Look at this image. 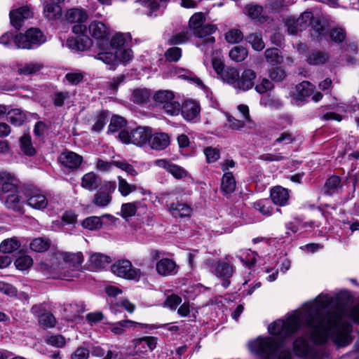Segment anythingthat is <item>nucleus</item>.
Masks as SVG:
<instances>
[{
	"label": "nucleus",
	"instance_id": "42",
	"mask_svg": "<svg viewBox=\"0 0 359 359\" xmlns=\"http://www.w3.org/2000/svg\"><path fill=\"white\" fill-rule=\"evenodd\" d=\"M109 115L107 110L100 111L95 118V122L92 126L91 130L95 133L101 132L108 121Z\"/></svg>",
	"mask_w": 359,
	"mask_h": 359
},
{
	"label": "nucleus",
	"instance_id": "63",
	"mask_svg": "<svg viewBox=\"0 0 359 359\" xmlns=\"http://www.w3.org/2000/svg\"><path fill=\"white\" fill-rule=\"evenodd\" d=\"M203 153L206 158L208 163L217 162L220 158V150L218 148L211 146L207 147L203 149Z\"/></svg>",
	"mask_w": 359,
	"mask_h": 359
},
{
	"label": "nucleus",
	"instance_id": "17",
	"mask_svg": "<svg viewBox=\"0 0 359 359\" xmlns=\"http://www.w3.org/2000/svg\"><path fill=\"white\" fill-rule=\"evenodd\" d=\"M20 194V190L17 192L8 194L2 196L3 200L1 201L7 209L15 212L23 213L24 201L22 200Z\"/></svg>",
	"mask_w": 359,
	"mask_h": 359
},
{
	"label": "nucleus",
	"instance_id": "5",
	"mask_svg": "<svg viewBox=\"0 0 359 359\" xmlns=\"http://www.w3.org/2000/svg\"><path fill=\"white\" fill-rule=\"evenodd\" d=\"M83 23L78 22L72 27L75 36H69L66 41L67 46L74 52H83L93 46V40L86 34L87 27Z\"/></svg>",
	"mask_w": 359,
	"mask_h": 359
},
{
	"label": "nucleus",
	"instance_id": "24",
	"mask_svg": "<svg viewBox=\"0 0 359 359\" xmlns=\"http://www.w3.org/2000/svg\"><path fill=\"white\" fill-rule=\"evenodd\" d=\"M170 143V138L168 133H151L148 144L152 149L162 151L166 149Z\"/></svg>",
	"mask_w": 359,
	"mask_h": 359
},
{
	"label": "nucleus",
	"instance_id": "48",
	"mask_svg": "<svg viewBox=\"0 0 359 359\" xmlns=\"http://www.w3.org/2000/svg\"><path fill=\"white\" fill-rule=\"evenodd\" d=\"M245 41L251 45L255 50L260 51L264 48L265 45L260 33L250 34L245 37Z\"/></svg>",
	"mask_w": 359,
	"mask_h": 359
},
{
	"label": "nucleus",
	"instance_id": "40",
	"mask_svg": "<svg viewBox=\"0 0 359 359\" xmlns=\"http://www.w3.org/2000/svg\"><path fill=\"white\" fill-rule=\"evenodd\" d=\"M223 81L232 85L236 86L238 79H239V72L238 69L232 67H226L223 73L219 76Z\"/></svg>",
	"mask_w": 359,
	"mask_h": 359
},
{
	"label": "nucleus",
	"instance_id": "60",
	"mask_svg": "<svg viewBox=\"0 0 359 359\" xmlns=\"http://www.w3.org/2000/svg\"><path fill=\"white\" fill-rule=\"evenodd\" d=\"M137 206L135 202L123 203L121 205V212L117 213L123 219L133 217L136 215Z\"/></svg>",
	"mask_w": 359,
	"mask_h": 359
},
{
	"label": "nucleus",
	"instance_id": "44",
	"mask_svg": "<svg viewBox=\"0 0 359 359\" xmlns=\"http://www.w3.org/2000/svg\"><path fill=\"white\" fill-rule=\"evenodd\" d=\"M329 60V55L327 53L316 50L309 54L307 62L311 65H324Z\"/></svg>",
	"mask_w": 359,
	"mask_h": 359
},
{
	"label": "nucleus",
	"instance_id": "12",
	"mask_svg": "<svg viewBox=\"0 0 359 359\" xmlns=\"http://www.w3.org/2000/svg\"><path fill=\"white\" fill-rule=\"evenodd\" d=\"M57 162L69 172L77 170L83 163V157L72 151L65 149L57 157Z\"/></svg>",
	"mask_w": 359,
	"mask_h": 359
},
{
	"label": "nucleus",
	"instance_id": "19",
	"mask_svg": "<svg viewBox=\"0 0 359 359\" xmlns=\"http://www.w3.org/2000/svg\"><path fill=\"white\" fill-rule=\"evenodd\" d=\"M256 78L257 73L254 70L245 69L241 75L239 74V79L235 88L243 91H248L255 86Z\"/></svg>",
	"mask_w": 359,
	"mask_h": 359
},
{
	"label": "nucleus",
	"instance_id": "35",
	"mask_svg": "<svg viewBox=\"0 0 359 359\" xmlns=\"http://www.w3.org/2000/svg\"><path fill=\"white\" fill-rule=\"evenodd\" d=\"M20 147L22 152L27 156H34L36 154V149L32 145L29 134H24L20 138Z\"/></svg>",
	"mask_w": 359,
	"mask_h": 359
},
{
	"label": "nucleus",
	"instance_id": "46",
	"mask_svg": "<svg viewBox=\"0 0 359 359\" xmlns=\"http://www.w3.org/2000/svg\"><path fill=\"white\" fill-rule=\"evenodd\" d=\"M90 261L95 269H104L111 262L110 257L101 254L95 253L91 255Z\"/></svg>",
	"mask_w": 359,
	"mask_h": 359
},
{
	"label": "nucleus",
	"instance_id": "37",
	"mask_svg": "<svg viewBox=\"0 0 359 359\" xmlns=\"http://www.w3.org/2000/svg\"><path fill=\"white\" fill-rule=\"evenodd\" d=\"M51 241L47 238L39 237L34 238L29 244L32 250L36 252H44L49 250Z\"/></svg>",
	"mask_w": 359,
	"mask_h": 359
},
{
	"label": "nucleus",
	"instance_id": "62",
	"mask_svg": "<svg viewBox=\"0 0 359 359\" xmlns=\"http://www.w3.org/2000/svg\"><path fill=\"white\" fill-rule=\"evenodd\" d=\"M182 55V50L179 47H171L166 50L164 53L165 60L169 62H178Z\"/></svg>",
	"mask_w": 359,
	"mask_h": 359
},
{
	"label": "nucleus",
	"instance_id": "22",
	"mask_svg": "<svg viewBox=\"0 0 359 359\" xmlns=\"http://www.w3.org/2000/svg\"><path fill=\"white\" fill-rule=\"evenodd\" d=\"M156 165L161 168H164L171 174L173 177L177 180H182L186 177L188 175L187 171L177 164L172 163L166 159H160L156 161Z\"/></svg>",
	"mask_w": 359,
	"mask_h": 359
},
{
	"label": "nucleus",
	"instance_id": "50",
	"mask_svg": "<svg viewBox=\"0 0 359 359\" xmlns=\"http://www.w3.org/2000/svg\"><path fill=\"white\" fill-rule=\"evenodd\" d=\"M110 331L115 335H121L124 333L126 328L130 327L131 324H134L133 320H122L116 323H109Z\"/></svg>",
	"mask_w": 359,
	"mask_h": 359
},
{
	"label": "nucleus",
	"instance_id": "54",
	"mask_svg": "<svg viewBox=\"0 0 359 359\" xmlns=\"http://www.w3.org/2000/svg\"><path fill=\"white\" fill-rule=\"evenodd\" d=\"M84 229L94 231L102 227V220L100 217L90 216L84 219L81 223Z\"/></svg>",
	"mask_w": 359,
	"mask_h": 359
},
{
	"label": "nucleus",
	"instance_id": "2",
	"mask_svg": "<svg viewBox=\"0 0 359 359\" xmlns=\"http://www.w3.org/2000/svg\"><path fill=\"white\" fill-rule=\"evenodd\" d=\"M303 319L306 327L311 329L310 339L315 345H323L327 342V334L325 332L324 312L319 308L311 305L306 308Z\"/></svg>",
	"mask_w": 359,
	"mask_h": 359
},
{
	"label": "nucleus",
	"instance_id": "6",
	"mask_svg": "<svg viewBox=\"0 0 359 359\" xmlns=\"http://www.w3.org/2000/svg\"><path fill=\"white\" fill-rule=\"evenodd\" d=\"M46 41V36L38 27H30L22 34H16L15 46L21 49H33Z\"/></svg>",
	"mask_w": 359,
	"mask_h": 359
},
{
	"label": "nucleus",
	"instance_id": "32",
	"mask_svg": "<svg viewBox=\"0 0 359 359\" xmlns=\"http://www.w3.org/2000/svg\"><path fill=\"white\" fill-rule=\"evenodd\" d=\"M292 349L296 356L305 358L308 355L311 347L304 338L298 337L293 341Z\"/></svg>",
	"mask_w": 359,
	"mask_h": 359
},
{
	"label": "nucleus",
	"instance_id": "61",
	"mask_svg": "<svg viewBox=\"0 0 359 359\" xmlns=\"http://www.w3.org/2000/svg\"><path fill=\"white\" fill-rule=\"evenodd\" d=\"M14 264L17 269L25 271L32 266L33 259L29 255H20L15 259Z\"/></svg>",
	"mask_w": 359,
	"mask_h": 359
},
{
	"label": "nucleus",
	"instance_id": "58",
	"mask_svg": "<svg viewBox=\"0 0 359 359\" xmlns=\"http://www.w3.org/2000/svg\"><path fill=\"white\" fill-rule=\"evenodd\" d=\"M61 13V7L54 3L47 4L43 8V13L50 20H56Z\"/></svg>",
	"mask_w": 359,
	"mask_h": 359
},
{
	"label": "nucleus",
	"instance_id": "59",
	"mask_svg": "<svg viewBox=\"0 0 359 359\" xmlns=\"http://www.w3.org/2000/svg\"><path fill=\"white\" fill-rule=\"evenodd\" d=\"M43 68V65L38 63H26L23 67H19V75L29 76L36 74Z\"/></svg>",
	"mask_w": 359,
	"mask_h": 359
},
{
	"label": "nucleus",
	"instance_id": "8",
	"mask_svg": "<svg viewBox=\"0 0 359 359\" xmlns=\"http://www.w3.org/2000/svg\"><path fill=\"white\" fill-rule=\"evenodd\" d=\"M111 272L120 278L138 282L142 272L140 269L134 268L128 259L118 260L111 266Z\"/></svg>",
	"mask_w": 359,
	"mask_h": 359
},
{
	"label": "nucleus",
	"instance_id": "49",
	"mask_svg": "<svg viewBox=\"0 0 359 359\" xmlns=\"http://www.w3.org/2000/svg\"><path fill=\"white\" fill-rule=\"evenodd\" d=\"M127 124V121L122 116L118 115H113L111 118L109 125L108 126V133H115L125 127Z\"/></svg>",
	"mask_w": 359,
	"mask_h": 359
},
{
	"label": "nucleus",
	"instance_id": "52",
	"mask_svg": "<svg viewBox=\"0 0 359 359\" xmlns=\"http://www.w3.org/2000/svg\"><path fill=\"white\" fill-rule=\"evenodd\" d=\"M217 29V28L215 25H203L198 28H194V31L192 32V36L194 35L197 38L202 39L215 33Z\"/></svg>",
	"mask_w": 359,
	"mask_h": 359
},
{
	"label": "nucleus",
	"instance_id": "47",
	"mask_svg": "<svg viewBox=\"0 0 359 359\" xmlns=\"http://www.w3.org/2000/svg\"><path fill=\"white\" fill-rule=\"evenodd\" d=\"M254 208L265 216H271L273 213V207L269 199L265 198L259 200L254 203Z\"/></svg>",
	"mask_w": 359,
	"mask_h": 359
},
{
	"label": "nucleus",
	"instance_id": "38",
	"mask_svg": "<svg viewBox=\"0 0 359 359\" xmlns=\"http://www.w3.org/2000/svg\"><path fill=\"white\" fill-rule=\"evenodd\" d=\"M317 18L311 11H305L296 20V27L301 32L305 30L309 26L311 27Z\"/></svg>",
	"mask_w": 359,
	"mask_h": 359
},
{
	"label": "nucleus",
	"instance_id": "10",
	"mask_svg": "<svg viewBox=\"0 0 359 359\" xmlns=\"http://www.w3.org/2000/svg\"><path fill=\"white\" fill-rule=\"evenodd\" d=\"M92 37L97 40V47L100 50H107L109 46V32L105 24L100 21H93L88 26Z\"/></svg>",
	"mask_w": 359,
	"mask_h": 359
},
{
	"label": "nucleus",
	"instance_id": "13",
	"mask_svg": "<svg viewBox=\"0 0 359 359\" xmlns=\"http://www.w3.org/2000/svg\"><path fill=\"white\" fill-rule=\"evenodd\" d=\"M31 312L38 318L40 325L48 328L54 327L55 326L56 319L54 315L43 304L33 305L31 308Z\"/></svg>",
	"mask_w": 359,
	"mask_h": 359
},
{
	"label": "nucleus",
	"instance_id": "27",
	"mask_svg": "<svg viewBox=\"0 0 359 359\" xmlns=\"http://www.w3.org/2000/svg\"><path fill=\"white\" fill-rule=\"evenodd\" d=\"M341 180L338 175H333L328 177L322 188V193L325 196H332L338 192L341 185Z\"/></svg>",
	"mask_w": 359,
	"mask_h": 359
},
{
	"label": "nucleus",
	"instance_id": "20",
	"mask_svg": "<svg viewBox=\"0 0 359 359\" xmlns=\"http://www.w3.org/2000/svg\"><path fill=\"white\" fill-rule=\"evenodd\" d=\"M270 198L274 205L285 206L289 203V190L281 186H276L270 190Z\"/></svg>",
	"mask_w": 359,
	"mask_h": 359
},
{
	"label": "nucleus",
	"instance_id": "21",
	"mask_svg": "<svg viewBox=\"0 0 359 359\" xmlns=\"http://www.w3.org/2000/svg\"><path fill=\"white\" fill-rule=\"evenodd\" d=\"M199 104L194 100H185L180 106V112L183 118L188 121H192L200 114Z\"/></svg>",
	"mask_w": 359,
	"mask_h": 359
},
{
	"label": "nucleus",
	"instance_id": "18",
	"mask_svg": "<svg viewBox=\"0 0 359 359\" xmlns=\"http://www.w3.org/2000/svg\"><path fill=\"white\" fill-rule=\"evenodd\" d=\"M24 194L27 198V205L30 207L38 210L46 208L48 201L44 195L38 194L36 191L30 188H26Z\"/></svg>",
	"mask_w": 359,
	"mask_h": 359
},
{
	"label": "nucleus",
	"instance_id": "33",
	"mask_svg": "<svg viewBox=\"0 0 359 359\" xmlns=\"http://www.w3.org/2000/svg\"><path fill=\"white\" fill-rule=\"evenodd\" d=\"M20 247L21 243L18 237L13 236L1 242L0 252L3 254H11L19 250Z\"/></svg>",
	"mask_w": 359,
	"mask_h": 359
},
{
	"label": "nucleus",
	"instance_id": "57",
	"mask_svg": "<svg viewBox=\"0 0 359 359\" xmlns=\"http://www.w3.org/2000/svg\"><path fill=\"white\" fill-rule=\"evenodd\" d=\"M335 43H341L344 41L346 38L345 30L341 27H334L328 30V39Z\"/></svg>",
	"mask_w": 359,
	"mask_h": 359
},
{
	"label": "nucleus",
	"instance_id": "28",
	"mask_svg": "<svg viewBox=\"0 0 359 359\" xmlns=\"http://www.w3.org/2000/svg\"><path fill=\"white\" fill-rule=\"evenodd\" d=\"M295 88L294 99L299 101H304L313 95L315 86L308 81H304L297 84Z\"/></svg>",
	"mask_w": 359,
	"mask_h": 359
},
{
	"label": "nucleus",
	"instance_id": "34",
	"mask_svg": "<svg viewBox=\"0 0 359 359\" xmlns=\"http://www.w3.org/2000/svg\"><path fill=\"white\" fill-rule=\"evenodd\" d=\"M236 186V182L232 172L224 173L222 178L221 191L225 194H232Z\"/></svg>",
	"mask_w": 359,
	"mask_h": 359
},
{
	"label": "nucleus",
	"instance_id": "30",
	"mask_svg": "<svg viewBox=\"0 0 359 359\" xmlns=\"http://www.w3.org/2000/svg\"><path fill=\"white\" fill-rule=\"evenodd\" d=\"M65 18L70 23L85 22L88 18V15L83 8H72L66 11Z\"/></svg>",
	"mask_w": 359,
	"mask_h": 359
},
{
	"label": "nucleus",
	"instance_id": "64",
	"mask_svg": "<svg viewBox=\"0 0 359 359\" xmlns=\"http://www.w3.org/2000/svg\"><path fill=\"white\" fill-rule=\"evenodd\" d=\"M118 191L121 196H127L130 193L135 191L137 187L134 184H130L125 179L121 177H118Z\"/></svg>",
	"mask_w": 359,
	"mask_h": 359
},
{
	"label": "nucleus",
	"instance_id": "51",
	"mask_svg": "<svg viewBox=\"0 0 359 359\" xmlns=\"http://www.w3.org/2000/svg\"><path fill=\"white\" fill-rule=\"evenodd\" d=\"M248 55V52L247 48L243 46H234L229 53V57L236 62H243L247 57Z\"/></svg>",
	"mask_w": 359,
	"mask_h": 359
},
{
	"label": "nucleus",
	"instance_id": "15",
	"mask_svg": "<svg viewBox=\"0 0 359 359\" xmlns=\"http://www.w3.org/2000/svg\"><path fill=\"white\" fill-rule=\"evenodd\" d=\"M328 30L329 25L318 18L310 29L311 40L318 43L328 41Z\"/></svg>",
	"mask_w": 359,
	"mask_h": 359
},
{
	"label": "nucleus",
	"instance_id": "9",
	"mask_svg": "<svg viewBox=\"0 0 359 359\" xmlns=\"http://www.w3.org/2000/svg\"><path fill=\"white\" fill-rule=\"evenodd\" d=\"M128 40L123 33H117L109 40V46L107 50H114L121 56V62L127 63L133 57V50L127 48Z\"/></svg>",
	"mask_w": 359,
	"mask_h": 359
},
{
	"label": "nucleus",
	"instance_id": "25",
	"mask_svg": "<svg viewBox=\"0 0 359 359\" xmlns=\"http://www.w3.org/2000/svg\"><path fill=\"white\" fill-rule=\"evenodd\" d=\"M177 264L169 258H162L157 262L156 269L157 273L163 276H172L177 273Z\"/></svg>",
	"mask_w": 359,
	"mask_h": 359
},
{
	"label": "nucleus",
	"instance_id": "7",
	"mask_svg": "<svg viewBox=\"0 0 359 359\" xmlns=\"http://www.w3.org/2000/svg\"><path fill=\"white\" fill-rule=\"evenodd\" d=\"M152 130L147 126H138L130 132L123 129L118 133L119 140L124 144H133L142 147L147 144L151 138Z\"/></svg>",
	"mask_w": 359,
	"mask_h": 359
},
{
	"label": "nucleus",
	"instance_id": "26",
	"mask_svg": "<svg viewBox=\"0 0 359 359\" xmlns=\"http://www.w3.org/2000/svg\"><path fill=\"white\" fill-rule=\"evenodd\" d=\"M168 210L175 218L191 217L193 212V209L189 205L180 203L178 201L177 203H170L168 206Z\"/></svg>",
	"mask_w": 359,
	"mask_h": 359
},
{
	"label": "nucleus",
	"instance_id": "36",
	"mask_svg": "<svg viewBox=\"0 0 359 359\" xmlns=\"http://www.w3.org/2000/svg\"><path fill=\"white\" fill-rule=\"evenodd\" d=\"M6 118L8 121L12 125L20 126L25 123L27 116L21 109L15 108L8 111Z\"/></svg>",
	"mask_w": 359,
	"mask_h": 359
},
{
	"label": "nucleus",
	"instance_id": "16",
	"mask_svg": "<svg viewBox=\"0 0 359 359\" xmlns=\"http://www.w3.org/2000/svg\"><path fill=\"white\" fill-rule=\"evenodd\" d=\"M11 25L19 31L23 26L25 20L32 16V13L27 6L19 7L17 9L10 11L9 13Z\"/></svg>",
	"mask_w": 359,
	"mask_h": 359
},
{
	"label": "nucleus",
	"instance_id": "43",
	"mask_svg": "<svg viewBox=\"0 0 359 359\" xmlns=\"http://www.w3.org/2000/svg\"><path fill=\"white\" fill-rule=\"evenodd\" d=\"M133 102L137 104H147L151 97V91L147 88H136L133 90Z\"/></svg>",
	"mask_w": 359,
	"mask_h": 359
},
{
	"label": "nucleus",
	"instance_id": "55",
	"mask_svg": "<svg viewBox=\"0 0 359 359\" xmlns=\"http://www.w3.org/2000/svg\"><path fill=\"white\" fill-rule=\"evenodd\" d=\"M269 70V75L271 79L275 82H281L285 79L287 73L283 66L273 65Z\"/></svg>",
	"mask_w": 359,
	"mask_h": 359
},
{
	"label": "nucleus",
	"instance_id": "29",
	"mask_svg": "<svg viewBox=\"0 0 359 359\" xmlns=\"http://www.w3.org/2000/svg\"><path fill=\"white\" fill-rule=\"evenodd\" d=\"M102 179L93 172L86 173L81 177V186L85 189L96 190L101 185Z\"/></svg>",
	"mask_w": 359,
	"mask_h": 359
},
{
	"label": "nucleus",
	"instance_id": "4",
	"mask_svg": "<svg viewBox=\"0 0 359 359\" xmlns=\"http://www.w3.org/2000/svg\"><path fill=\"white\" fill-rule=\"evenodd\" d=\"M302 320L298 314L287 318L285 320H277L269 324L268 332L271 335L278 336L277 339H285L296 333L302 326Z\"/></svg>",
	"mask_w": 359,
	"mask_h": 359
},
{
	"label": "nucleus",
	"instance_id": "11",
	"mask_svg": "<svg viewBox=\"0 0 359 359\" xmlns=\"http://www.w3.org/2000/svg\"><path fill=\"white\" fill-rule=\"evenodd\" d=\"M20 180L13 173L7 171H0V200L2 196L17 192L20 190Z\"/></svg>",
	"mask_w": 359,
	"mask_h": 359
},
{
	"label": "nucleus",
	"instance_id": "56",
	"mask_svg": "<svg viewBox=\"0 0 359 359\" xmlns=\"http://www.w3.org/2000/svg\"><path fill=\"white\" fill-rule=\"evenodd\" d=\"M155 102L164 105L169 100L175 99V95L172 91L168 90H159L156 91L153 96Z\"/></svg>",
	"mask_w": 359,
	"mask_h": 359
},
{
	"label": "nucleus",
	"instance_id": "14",
	"mask_svg": "<svg viewBox=\"0 0 359 359\" xmlns=\"http://www.w3.org/2000/svg\"><path fill=\"white\" fill-rule=\"evenodd\" d=\"M234 272V266L229 262L219 259L215 265V275L222 280V285L227 288L230 284V278Z\"/></svg>",
	"mask_w": 359,
	"mask_h": 359
},
{
	"label": "nucleus",
	"instance_id": "1",
	"mask_svg": "<svg viewBox=\"0 0 359 359\" xmlns=\"http://www.w3.org/2000/svg\"><path fill=\"white\" fill-rule=\"evenodd\" d=\"M325 321L329 325L325 329L327 337L330 336L334 343L339 346H345L348 344V338L353 330L351 323L342 321L341 315L334 311L324 312Z\"/></svg>",
	"mask_w": 359,
	"mask_h": 359
},
{
	"label": "nucleus",
	"instance_id": "31",
	"mask_svg": "<svg viewBox=\"0 0 359 359\" xmlns=\"http://www.w3.org/2000/svg\"><path fill=\"white\" fill-rule=\"evenodd\" d=\"M104 50L105 51L100 52L97 55V59L102 61L104 64L109 65L110 69H115L116 66L118 65V62H121V56L116 51L112 53L111 51H108V50Z\"/></svg>",
	"mask_w": 359,
	"mask_h": 359
},
{
	"label": "nucleus",
	"instance_id": "45",
	"mask_svg": "<svg viewBox=\"0 0 359 359\" xmlns=\"http://www.w3.org/2000/svg\"><path fill=\"white\" fill-rule=\"evenodd\" d=\"M333 297L328 294H320L315 299L313 304L310 305L314 308H319L322 311L323 309L333 307Z\"/></svg>",
	"mask_w": 359,
	"mask_h": 359
},
{
	"label": "nucleus",
	"instance_id": "39",
	"mask_svg": "<svg viewBox=\"0 0 359 359\" xmlns=\"http://www.w3.org/2000/svg\"><path fill=\"white\" fill-rule=\"evenodd\" d=\"M264 57L272 66L280 65L283 62L281 52L277 48H267L264 52Z\"/></svg>",
	"mask_w": 359,
	"mask_h": 359
},
{
	"label": "nucleus",
	"instance_id": "41",
	"mask_svg": "<svg viewBox=\"0 0 359 359\" xmlns=\"http://www.w3.org/2000/svg\"><path fill=\"white\" fill-rule=\"evenodd\" d=\"M192 33L191 29L184 28L182 31L172 35L168 40L170 45L182 44L191 39Z\"/></svg>",
	"mask_w": 359,
	"mask_h": 359
},
{
	"label": "nucleus",
	"instance_id": "3",
	"mask_svg": "<svg viewBox=\"0 0 359 359\" xmlns=\"http://www.w3.org/2000/svg\"><path fill=\"white\" fill-rule=\"evenodd\" d=\"M250 348L255 355L264 359H271L278 350L284 346V339L259 336L249 344Z\"/></svg>",
	"mask_w": 359,
	"mask_h": 359
},
{
	"label": "nucleus",
	"instance_id": "23",
	"mask_svg": "<svg viewBox=\"0 0 359 359\" xmlns=\"http://www.w3.org/2000/svg\"><path fill=\"white\" fill-rule=\"evenodd\" d=\"M333 299V308L337 311L342 312L352 302L353 295L348 290H343L337 292Z\"/></svg>",
	"mask_w": 359,
	"mask_h": 359
},
{
	"label": "nucleus",
	"instance_id": "53",
	"mask_svg": "<svg viewBox=\"0 0 359 359\" xmlns=\"http://www.w3.org/2000/svg\"><path fill=\"white\" fill-rule=\"evenodd\" d=\"M158 338L153 336H147V337H142L140 338H135L133 339L131 341L132 344L134 346V347L136 348L139 347L142 343L144 342L150 351H153L156 348V344H157Z\"/></svg>",
	"mask_w": 359,
	"mask_h": 359
}]
</instances>
